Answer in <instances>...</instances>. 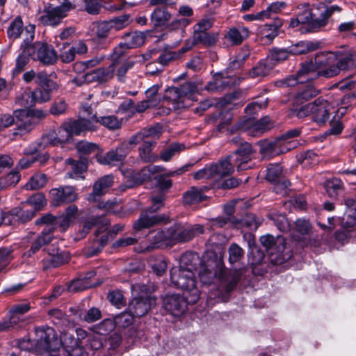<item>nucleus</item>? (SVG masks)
<instances>
[{
	"label": "nucleus",
	"mask_w": 356,
	"mask_h": 356,
	"mask_svg": "<svg viewBox=\"0 0 356 356\" xmlns=\"http://www.w3.org/2000/svg\"><path fill=\"white\" fill-rule=\"evenodd\" d=\"M245 269L226 270L223 261L216 256L201 264L199 277L204 285L216 286L209 294V300H225V296L233 291L237 286ZM212 304V302H209Z\"/></svg>",
	"instance_id": "nucleus-1"
},
{
	"label": "nucleus",
	"mask_w": 356,
	"mask_h": 356,
	"mask_svg": "<svg viewBox=\"0 0 356 356\" xmlns=\"http://www.w3.org/2000/svg\"><path fill=\"white\" fill-rule=\"evenodd\" d=\"M198 257L192 253L184 254L181 257L180 266L173 267L170 270L171 282L189 294V302L195 303L200 298V291L193 272L194 266L192 261H197Z\"/></svg>",
	"instance_id": "nucleus-2"
},
{
	"label": "nucleus",
	"mask_w": 356,
	"mask_h": 356,
	"mask_svg": "<svg viewBox=\"0 0 356 356\" xmlns=\"http://www.w3.org/2000/svg\"><path fill=\"white\" fill-rule=\"evenodd\" d=\"M314 60L318 68L325 67L318 71V74L326 78L355 67L354 55L351 53L322 51L315 56Z\"/></svg>",
	"instance_id": "nucleus-3"
},
{
	"label": "nucleus",
	"mask_w": 356,
	"mask_h": 356,
	"mask_svg": "<svg viewBox=\"0 0 356 356\" xmlns=\"http://www.w3.org/2000/svg\"><path fill=\"white\" fill-rule=\"evenodd\" d=\"M36 342L29 339H19L17 342V346L25 355L28 353H33L34 350L41 354L49 353L54 356L60 347V340L56 337L54 330L50 327H42L35 329Z\"/></svg>",
	"instance_id": "nucleus-4"
},
{
	"label": "nucleus",
	"mask_w": 356,
	"mask_h": 356,
	"mask_svg": "<svg viewBox=\"0 0 356 356\" xmlns=\"http://www.w3.org/2000/svg\"><path fill=\"white\" fill-rule=\"evenodd\" d=\"M328 101L323 97H318L311 103L301 106L300 108H291L293 115L298 118L311 116L312 120L318 124L325 123L329 118Z\"/></svg>",
	"instance_id": "nucleus-5"
},
{
	"label": "nucleus",
	"mask_w": 356,
	"mask_h": 356,
	"mask_svg": "<svg viewBox=\"0 0 356 356\" xmlns=\"http://www.w3.org/2000/svg\"><path fill=\"white\" fill-rule=\"evenodd\" d=\"M129 23V15H121L108 21L99 22L95 31L97 42L102 48H106L111 44V40H107L108 36L124 29Z\"/></svg>",
	"instance_id": "nucleus-6"
},
{
	"label": "nucleus",
	"mask_w": 356,
	"mask_h": 356,
	"mask_svg": "<svg viewBox=\"0 0 356 356\" xmlns=\"http://www.w3.org/2000/svg\"><path fill=\"white\" fill-rule=\"evenodd\" d=\"M146 286L143 284H136L132 286V291L134 297L130 301L128 310L135 317H141L146 315L151 307L156 303L155 298L145 292Z\"/></svg>",
	"instance_id": "nucleus-7"
},
{
	"label": "nucleus",
	"mask_w": 356,
	"mask_h": 356,
	"mask_svg": "<svg viewBox=\"0 0 356 356\" xmlns=\"http://www.w3.org/2000/svg\"><path fill=\"white\" fill-rule=\"evenodd\" d=\"M196 90L195 83L186 82L179 87L168 88L165 91L163 99L172 104L175 110L181 109L187 106V99H193V95Z\"/></svg>",
	"instance_id": "nucleus-8"
},
{
	"label": "nucleus",
	"mask_w": 356,
	"mask_h": 356,
	"mask_svg": "<svg viewBox=\"0 0 356 356\" xmlns=\"http://www.w3.org/2000/svg\"><path fill=\"white\" fill-rule=\"evenodd\" d=\"M74 8L75 5L67 0L58 6H45L43 10L39 13L38 21L43 25L57 26L62 19L67 16L68 12Z\"/></svg>",
	"instance_id": "nucleus-9"
},
{
	"label": "nucleus",
	"mask_w": 356,
	"mask_h": 356,
	"mask_svg": "<svg viewBox=\"0 0 356 356\" xmlns=\"http://www.w3.org/2000/svg\"><path fill=\"white\" fill-rule=\"evenodd\" d=\"M317 67L314 60L305 61L301 64L296 76H291L277 82V85L281 87H291L298 83H303L315 79L321 75L318 74Z\"/></svg>",
	"instance_id": "nucleus-10"
},
{
	"label": "nucleus",
	"mask_w": 356,
	"mask_h": 356,
	"mask_svg": "<svg viewBox=\"0 0 356 356\" xmlns=\"http://www.w3.org/2000/svg\"><path fill=\"white\" fill-rule=\"evenodd\" d=\"M25 52L29 54L34 60L39 61L44 65H53L58 59L54 48L42 42H35L33 44L29 43V45L26 46Z\"/></svg>",
	"instance_id": "nucleus-11"
},
{
	"label": "nucleus",
	"mask_w": 356,
	"mask_h": 356,
	"mask_svg": "<svg viewBox=\"0 0 356 356\" xmlns=\"http://www.w3.org/2000/svg\"><path fill=\"white\" fill-rule=\"evenodd\" d=\"M54 90L56 88L40 86L33 91H24L17 97L16 102L24 108H29L36 104L48 102L51 98V92Z\"/></svg>",
	"instance_id": "nucleus-12"
},
{
	"label": "nucleus",
	"mask_w": 356,
	"mask_h": 356,
	"mask_svg": "<svg viewBox=\"0 0 356 356\" xmlns=\"http://www.w3.org/2000/svg\"><path fill=\"white\" fill-rule=\"evenodd\" d=\"M232 142L238 145L233 155L230 156L231 160L236 165L238 170H245L250 168L248 162L251 160L253 149L250 143L243 142L240 137H234Z\"/></svg>",
	"instance_id": "nucleus-13"
},
{
	"label": "nucleus",
	"mask_w": 356,
	"mask_h": 356,
	"mask_svg": "<svg viewBox=\"0 0 356 356\" xmlns=\"http://www.w3.org/2000/svg\"><path fill=\"white\" fill-rule=\"evenodd\" d=\"M318 21L317 18H313L312 11L308 5L304 6L296 18L291 19L289 26L298 28L302 33L314 32L321 29V27H313Z\"/></svg>",
	"instance_id": "nucleus-14"
},
{
	"label": "nucleus",
	"mask_w": 356,
	"mask_h": 356,
	"mask_svg": "<svg viewBox=\"0 0 356 356\" xmlns=\"http://www.w3.org/2000/svg\"><path fill=\"white\" fill-rule=\"evenodd\" d=\"M189 294L184 296L179 294L168 295L163 299V307L170 314L174 316H181L186 309L188 304H192L189 302Z\"/></svg>",
	"instance_id": "nucleus-15"
},
{
	"label": "nucleus",
	"mask_w": 356,
	"mask_h": 356,
	"mask_svg": "<svg viewBox=\"0 0 356 356\" xmlns=\"http://www.w3.org/2000/svg\"><path fill=\"white\" fill-rule=\"evenodd\" d=\"M49 195L51 203L55 207L74 202L78 197L75 188L71 186L52 188Z\"/></svg>",
	"instance_id": "nucleus-16"
},
{
	"label": "nucleus",
	"mask_w": 356,
	"mask_h": 356,
	"mask_svg": "<svg viewBox=\"0 0 356 356\" xmlns=\"http://www.w3.org/2000/svg\"><path fill=\"white\" fill-rule=\"evenodd\" d=\"M72 136L67 122L57 129L50 130L43 136L42 140L44 145H58L70 140Z\"/></svg>",
	"instance_id": "nucleus-17"
},
{
	"label": "nucleus",
	"mask_w": 356,
	"mask_h": 356,
	"mask_svg": "<svg viewBox=\"0 0 356 356\" xmlns=\"http://www.w3.org/2000/svg\"><path fill=\"white\" fill-rule=\"evenodd\" d=\"M51 229H44L40 234L29 237L30 248L24 253V257L30 258L43 247L49 244L53 239Z\"/></svg>",
	"instance_id": "nucleus-18"
},
{
	"label": "nucleus",
	"mask_w": 356,
	"mask_h": 356,
	"mask_svg": "<svg viewBox=\"0 0 356 356\" xmlns=\"http://www.w3.org/2000/svg\"><path fill=\"white\" fill-rule=\"evenodd\" d=\"M125 147L126 144H120L115 149H112L106 154H97V160L101 164L115 165L121 163L127 155L128 153L124 149Z\"/></svg>",
	"instance_id": "nucleus-19"
},
{
	"label": "nucleus",
	"mask_w": 356,
	"mask_h": 356,
	"mask_svg": "<svg viewBox=\"0 0 356 356\" xmlns=\"http://www.w3.org/2000/svg\"><path fill=\"white\" fill-rule=\"evenodd\" d=\"M155 211L149 209L143 211L140 218L134 223L133 228L135 230V234L138 231L143 228H149L165 220V217L161 215H156Z\"/></svg>",
	"instance_id": "nucleus-20"
},
{
	"label": "nucleus",
	"mask_w": 356,
	"mask_h": 356,
	"mask_svg": "<svg viewBox=\"0 0 356 356\" xmlns=\"http://www.w3.org/2000/svg\"><path fill=\"white\" fill-rule=\"evenodd\" d=\"M170 243L185 242L191 239V230L188 224H175L168 229Z\"/></svg>",
	"instance_id": "nucleus-21"
},
{
	"label": "nucleus",
	"mask_w": 356,
	"mask_h": 356,
	"mask_svg": "<svg viewBox=\"0 0 356 356\" xmlns=\"http://www.w3.org/2000/svg\"><path fill=\"white\" fill-rule=\"evenodd\" d=\"M114 65H111L107 67H100L89 72L85 74L86 82H97L102 83L111 79L114 76Z\"/></svg>",
	"instance_id": "nucleus-22"
},
{
	"label": "nucleus",
	"mask_w": 356,
	"mask_h": 356,
	"mask_svg": "<svg viewBox=\"0 0 356 356\" xmlns=\"http://www.w3.org/2000/svg\"><path fill=\"white\" fill-rule=\"evenodd\" d=\"M163 170L164 168L161 165H149L140 171L131 172L129 177L133 184H140L143 181L150 180L156 173Z\"/></svg>",
	"instance_id": "nucleus-23"
},
{
	"label": "nucleus",
	"mask_w": 356,
	"mask_h": 356,
	"mask_svg": "<svg viewBox=\"0 0 356 356\" xmlns=\"http://www.w3.org/2000/svg\"><path fill=\"white\" fill-rule=\"evenodd\" d=\"M260 242L270 254H280L285 249L284 240L281 236L275 238L272 235L267 234L260 238Z\"/></svg>",
	"instance_id": "nucleus-24"
},
{
	"label": "nucleus",
	"mask_w": 356,
	"mask_h": 356,
	"mask_svg": "<svg viewBox=\"0 0 356 356\" xmlns=\"http://www.w3.org/2000/svg\"><path fill=\"white\" fill-rule=\"evenodd\" d=\"M168 229L165 232L161 229L152 231L148 234V238L151 241L150 245H146L144 248H134V250L138 252H143L155 248L161 243H165L166 244H168L170 242L168 241Z\"/></svg>",
	"instance_id": "nucleus-25"
},
{
	"label": "nucleus",
	"mask_w": 356,
	"mask_h": 356,
	"mask_svg": "<svg viewBox=\"0 0 356 356\" xmlns=\"http://www.w3.org/2000/svg\"><path fill=\"white\" fill-rule=\"evenodd\" d=\"M160 133L159 127H152L147 129H143L140 132L137 133L131 136L128 140L123 141L121 144H126V147L124 148L127 153L130 149L134 147L136 145L143 143L145 138L156 136Z\"/></svg>",
	"instance_id": "nucleus-26"
},
{
	"label": "nucleus",
	"mask_w": 356,
	"mask_h": 356,
	"mask_svg": "<svg viewBox=\"0 0 356 356\" xmlns=\"http://www.w3.org/2000/svg\"><path fill=\"white\" fill-rule=\"evenodd\" d=\"M34 31V26H29L26 29V32L28 33L29 36L24 40L23 43L21 45L23 48L22 53L19 54L16 59L15 69L17 72H21L29 62V56H31L27 52H25V51L26 49V46L29 45V43H31L33 39Z\"/></svg>",
	"instance_id": "nucleus-27"
},
{
	"label": "nucleus",
	"mask_w": 356,
	"mask_h": 356,
	"mask_svg": "<svg viewBox=\"0 0 356 356\" xmlns=\"http://www.w3.org/2000/svg\"><path fill=\"white\" fill-rule=\"evenodd\" d=\"M249 33L248 29L245 26L232 27L225 35V38L232 45H239L248 38Z\"/></svg>",
	"instance_id": "nucleus-28"
},
{
	"label": "nucleus",
	"mask_w": 356,
	"mask_h": 356,
	"mask_svg": "<svg viewBox=\"0 0 356 356\" xmlns=\"http://www.w3.org/2000/svg\"><path fill=\"white\" fill-rule=\"evenodd\" d=\"M68 127L70 129L72 135H81L88 131L95 129V125L89 120L79 118L77 120L67 122Z\"/></svg>",
	"instance_id": "nucleus-29"
},
{
	"label": "nucleus",
	"mask_w": 356,
	"mask_h": 356,
	"mask_svg": "<svg viewBox=\"0 0 356 356\" xmlns=\"http://www.w3.org/2000/svg\"><path fill=\"white\" fill-rule=\"evenodd\" d=\"M343 8L341 6L334 5L325 4L323 6V10L321 13L320 17H318V21L316 22L314 27L323 28L327 25L329 19L334 15L339 13L342 11Z\"/></svg>",
	"instance_id": "nucleus-30"
},
{
	"label": "nucleus",
	"mask_w": 356,
	"mask_h": 356,
	"mask_svg": "<svg viewBox=\"0 0 356 356\" xmlns=\"http://www.w3.org/2000/svg\"><path fill=\"white\" fill-rule=\"evenodd\" d=\"M187 170L188 166H183L177 170H170L166 173L156 176L154 179L156 180L158 187L161 190L170 188L172 186V183L169 177L180 175Z\"/></svg>",
	"instance_id": "nucleus-31"
},
{
	"label": "nucleus",
	"mask_w": 356,
	"mask_h": 356,
	"mask_svg": "<svg viewBox=\"0 0 356 356\" xmlns=\"http://www.w3.org/2000/svg\"><path fill=\"white\" fill-rule=\"evenodd\" d=\"M113 177L112 175H106L98 179L95 182L93 186V191L90 195L89 199L91 197L95 198L96 196H101L107 193L108 189L113 184Z\"/></svg>",
	"instance_id": "nucleus-32"
},
{
	"label": "nucleus",
	"mask_w": 356,
	"mask_h": 356,
	"mask_svg": "<svg viewBox=\"0 0 356 356\" xmlns=\"http://www.w3.org/2000/svg\"><path fill=\"white\" fill-rule=\"evenodd\" d=\"M156 142L149 138H145L140 146L139 156L140 159L145 162L155 161L157 159V156L152 152V149L154 147Z\"/></svg>",
	"instance_id": "nucleus-33"
},
{
	"label": "nucleus",
	"mask_w": 356,
	"mask_h": 356,
	"mask_svg": "<svg viewBox=\"0 0 356 356\" xmlns=\"http://www.w3.org/2000/svg\"><path fill=\"white\" fill-rule=\"evenodd\" d=\"M318 94L317 90L313 86H307L302 91L297 93L293 99V105L291 108H300L303 104L313 97H316Z\"/></svg>",
	"instance_id": "nucleus-34"
},
{
	"label": "nucleus",
	"mask_w": 356,
	"mask_h": 356,
	"mask_svg": "<svg viewBox=\"0 0 356 356\" xmlns=\"http://www.w3.org/2000/svg\"><path fill=\"white\" fill-rule=\"evenodd\" d=\"M318 44L311 41H301L288 47L290 54H305L308 52L316 50Z\"/></svg>",
	"instance_id": "nucleus-35"
},
{
	"label": "nucleus",
	"mask_w": 356,
	"mask_h": 356,
	"mask_svg": "<svg viewBox=\"0 0 356 356\" xmlns=\"http://www.w3.org/2000/svg\"><path fill=\"white\" fill-rule=\"evenodd\" d=\"M211 165L212 167H217L218 170H216V175H215L217 181H219L224 177L229 175L234 172V167L231 163V157L229 156Z\"/></svg>",
	"instance_id": "nucleus-36"
},
{
	"label": "nucleus",
	"mask_w": 356,
	"mask_h": 356,
	"mask_svg": "<svg viewBox=\"0 0 356 356\" xmlns=\"http://www.w3.org/2000/svg\"><path fill=\"white\" fill-rule=\"evenodd\" d=\"M273 68V66L266 58L259 61L257 65L252 69L250 72V76L252 78L261 79L267 76Z\"/></svg>",
	"instance_id": "nucleus-37"
},
{
	"label": "nucleus",
	"mask_w": 356,
	"mask_h": 356,
	"mask_svg": "<svg viewBox=\"0 0 356 356\" xmlns=\"http://www.w3.org/2000/svg\"><path fill=\"white\" fill-rule=\"evenodd\" d=\"M270 127V119L268 117L266 116L253 122L248 127L247 131L249 135L257 136L268 130Z\"/></svg>",
	"instance_id": "nucleus-38"
},
{
	"label": "nucleus",
	"mask_w": 356,
	"mask_h": 356,
	"mask_svg": "<svg viewBox=\"0 0 356 356\" xmlns=\"http://www.w3.org/2000/svg\"><path fill=\"white\" fill-rule=\"evenodd\" d=\"M65 163L72 166V171L67 173L68 177L75 179L83 178V173L87 168L85 163L83 161H76L70 158L66 159Z\"/></svg>",
	"instance_id": "nucleus-39"
},
{
	"label": "nucleus",
	"mask_w": 356,
	"mask_h": 356,
	"mask_svg": "<svg viewBox=\"0 0 356 356\" xmlns=\"http://www.w3.org/2000/svg\"><path fill=\"white\" fill-rule=\"evenodd\" d=\"M250 50L248 47H243L240 51L229 62L228 70H238L243 66L245 61L249 58Z\"/></svg>",
	"instance_id": "nucleus-40"
},
{
	"label": "nucleus",
	"mask_w": 356,
	"mask_h": 356,
	"mask_svg": "<svg viewBox=\"0 0 356 356\" xmlns=\"http://www.w3.org/2000/svg\"><path fill=\"white\" fill-rule=\"evenodd\" d=\"M219 34L217 32L208 33L203 32L200 33L193 34V38L194 42L197 44H202L205 46H212L216 44L218 40Z\"/></svg>",
	"instance_id": "nucleus-41"
},
{
	"label": "nucleus",
	"mask_w": 356,
	"mask_h": 356,
	"mask_svg": "<svg viewBox=\"0 0 356 356\" xmlns=\"http://www.w3.org/2000/svg\"><path fill=\"white\" fill-rule=\"evenodd\" d=\"M289 51L286 49H273L267 56L268 60L272 64L273 67L278 63L284 61L289 58Z\"/></svg>",
	"instance_id": "nucleus-42"
},
{
	"label": "nucleus",
	"mask_w": 356,
	"mask_h": 356,
	"mask_svg": "<svg viewBox=\"0 0 356 356\" xmlns=\"http://www.w3.org/2000/svg\"><path fill=\"white\" fill-rule=\"evenodd\" d=\"M259 152L264 158L270 159L280 154V150H277L274 140H262L259 143Z\"/></svg>",
	"instance_id": "nucleus-43"
},
{
	"label": "nucleus",
	"mask_w": 356,
	"mask_h": 356,
	"mask_svg": "<svg viewBox=\"0 0 356 356\" xmlns=\"http://www.w3.org/2000/svg\"><path fill=\"white\" fill-rule=\"evenodd\" d=\"M47 182V178L45 174L35 173L29 181L24 185L26 190H38L44 187Z\"/></svg>",
	"instance_id": "nucleus-44"
},
{
	"label": "nucleus",
	"mask_w": 356,
	"mask_h": 356,
	"mask_svg": "<svg viewBox=\"0 0 356 356\" xmlns=\"http://www.w3.org/2000/svg\"><path fill=\"white\" fill-rule=\"evenodd\" d=\"M203 189L204 190L206 188H197L192 187L189 191L185 193L184 195V202L188 204H193L202 202L205 198L202 193Z\"/></svg>",
	"instance_id": "nucleus-45"
},
{
	"label": "nucleus",
	"mask_w": 356,
	"mask_h": 356,
	"mask_svg": "<svg viewBox=\"0 0 356 356\" xmlns=\"http://www.w3.org/2000/svg\"><path fill=\"white\" fill-rule=\"evenodd\" d=\"M24 24L20 17L15 18L10 24L7 33L10 39L18 38L23 32Z\"/></svg>",
	"instance_id": "nucleus-46"
},
{
	"label": "nucleus",
	"mask_w": 356,
	"mask_h": 356,
	"mask_svg": "<svg viewBox=\"0 0 356 356\" xmlns=\"http://www.w3.org/2000/svg\"><path fill=\"white\" fill-rule=\"evenodd\" d=\"M93 273H90L88 277L73 280L67 286L69 292H79L86 290L91 286L87 279L93 276Z\"/></svg>",
	"instance_id": "nucleus-47"
},
{
	"label": "nucleus",
	"mask_w": 356,
	"mask_h": 356,
	"mask_svg": "<svg viewBox=\"0 0 356 356\" xmlns=\"http://www.w3.org/2000/svg\"><path fill=\"white\" fill-rule=\"evenodd\" d=\"M170 19V14L163 9H156L151 15L152 22L155 26H161L165 24Z\"/></svg>",
	"instance_id": "nucleus-48"
},
{
	"label": "nucleus",
	"mask_w": 356,
	"mask_h": 356,
	"mask_svg": "<svg viewBox=\"0 0 356 356\" xmlns=\"http://www.w3.org/2000/svg\"><path fill=\"white\" fill-rule=\"evenodd\" d=\"M346 214L347 216V219L346 222H343V231H337L335 233V238L336 239L341 242L342 243H345V241L350 237L349 234V228L354 227L356 225V220L355 222L353 225H350L352 223L353 216H348V209L346 211Z\"/></svg>",
	"instance_id": "nucleus-49"
},
{
	"label": "nucleus",
	"mask_w": 356,
	"mask_h": 356,
	"mask_svg": "<svg viewBox=\"0 0 356 356\" xmlns=\"http://www.w3.org/2000/svg\"><path fill=\"white\" fill-rule=\"evenodd\" d=\"M10 318L8 321L0 323V331H5L10 328L21 327L24 323L22 316L10 311Z\"/></svg>",
	"instance_id": "nucleus-50"
},
{
	"label": "nucleus",
	"mask_w": 356,
	"mask_h": 356,
	"mask_svg": "<svg viewBox=\"0 0 356 356\" xmlns=\"http://www.w3.org/2000/svg\"><path fill=\"white\" fill-rule=\"evenodd\" d=\"M233 83L231 81L225 79L220 74H218L216 76L213 81L208 83L206 88L211 92L219 91Z\"/></svg>",
	"instance_id": "nucleus-51"
},
{
	"label": "nucleus",
	"mask_w": 356,
	"mask_h": 356,
	"mask_svg": "<svg viewBox=\"0 0 356 356\" xmlns=\"http://www.w3.org/2000/svg\"><path fill=\"white\" fill-rule=\"evenodd\" d=\"M134 65V62L132 60H127L120 65H118V63H115L114 65V74H115L119 81H125L126 74Z\"/></svg>",
	"instance_id": "nucleus-52"
},
{
	"label": "nucleus",
	"mask_w": 356,
	"mask_h": 356,
	"mask_svg": "<svg viewBox=\"0 0 356 356\" xmlns=\"http://www.w3.org/2000/svg\"><path fill=\"white\" fill-rule=\"evenodd\" d=\"M95 122H99L105 127L111 130L118 129L121 127L122 122L115 115L102 116L99 118H95Z\"/></svg>",
	"instance_id": "nucleus-53"
},
{
	"label": "nucleus",
	"mask_w": 356,
	"mask_h": 356,
	"mask_svg": "<svg viewBox=\"0 0 356 356\" xmlns=\"http://www.w3.org/2000/svg\"><path fill=\"white\" fill-rule=\"evenodd\" d=\"M4 189L15 187L21 179L19 172L16 170H11L6 176L0 178Z\"/></svg>",
	"instance_id": "nucleus-54"
},
{
	"label": "nucleus",
	"mask_w": 356,
	"mask_h": 356,
	"mask_svg": "<svg viewBox=\"0 0 356 356\" xmlns=\"http://www.w3.org/2000/svg\"><path fill=\"white\" fill-rule=\"evenodd\" d=\"M217 167L206 166L205 168L197 171L194 173L193 177L196 180L199 179H211L218 181L216 177Z\"/></svg>",
	"instance_id": "nucleus-55"
},
{
	"label": "nucleus",
	"mask_w": 356,
	"mask_h": 356,
	"mask_svg": "<svg viewBox=\"0 0 356 356\" xmlns=\"http://www.w3.org/2000/svg\"><path fill=\"white\" fill-rule=\"evenodd\" d=\"M19 208H13L8 211H0V226L10 225L17 220V213L19 212Z\"/></svg>",
	"instance_id": "nucleus-56"
},
{
	"label": "nucleus",
	"mask_w": 356,
	"mask_h": 356,
	"mask_svg": "<svg viewBox=\"0 0 356 356\" xmlns=\"http://www.w3.org/2000/svg\"><path fill=\"white\" fill-rule=\"evenodd\" d=\"M124 38L126 40L124 42L127 44V47L130 49H133L143 44L145 40L143 35L137 32L128 33L124 35Z\"/></svg>",
	"instance_id": "nucleus-57"
},
{
	"label": "nucleus",
	"mask_w": 356,
	"mask_h": 356,
	"mask_svg": "<svg viewBox=\"0 0 356 356\" xmlns=\"http://www.w3.org/2000/svg\"><path fill=\"white\" fill-rule=\"evenodd\" d=\"M282 172V168L279 163L269 164L266 169V178L268 181L275 183Z\"/></svg>",
	"instance_id": "nucleus-58"
},
{
	"label": "nucleus",
	"mask_w": 356,
	"mask_h": 356,
	"mask_svg": "<svg viewBox=\"0 0 356 356\" xmlns=\"http://www.w3.org/2000/svg\"><path fill=\"white\" fill-rule=\"evenodd\" d=\"M75 53L72 46L65 42L63 44L61 48H60L59 58L62 62L69 63L73 61L75 58Z\"/></svg>",
	"instance_id": "nucleus-59"
},
{
	"label": "nucleus",
	"mask_w": 356,
	"mask_h": 356,
	"mask_svg": "<svg viewBox=\"0 0 356 356\" xmlns=\"http://www.w3.org/2000/svg\"><path fill=\"white\" fill-rule=\"evenodd\" d=\"M25 204L33 207V210L36 211L42 209L47 204V200L44 195L42 193H36L30 197L25 202Z\"/></svg>",
	"instance_id": "nucleus-60"
},
{
	"label": "nucleus",
	"mask_w": 356,
	"mask_h": 356,
	"mask_svg": "<svg viewBox=\"0 0 356 356\" xmlns=\"http://www.w3.org/2000/svg\"><path fill=\"white\" fill-rule=\"evenodd\" d=\"M229 261L231 264L238 262L244 256L243 250L236 243H232L228 249Z\"/></svg>",
	"instance_id": "nucleus-61"
},
{
	"label": "nucleus",
	"mask_w": 356,
	"mask_h": 356,
	"mask_svg": "<svg viewBox=\"0 0 356 356\" xmlns=\"http://www.w3.org/2000/svg\"><path fill=\"white\" fill-rule=\"evenodd\" d=\"M214 19L212 17H205L201 19L196 24L194 25L193 34L207 32L211 28Z\"/></svg>",
	"instance_id": "nucleus-62"
},
{
	"label": "nucleus",
	"mask_w": 356,
	"mask_h": 356,
	"mask_svg": "<svg viewBox=\"0 0 356 356\" xmlns=\"http://www.w3.org/2000/svg\"><path fill=\"white\" fill-rule=\"evenodd\" d=\"M184 148V145L179 143H174L161 153L160 158L163 161H169L172 156Z\"/></svg>",
	"instance_id": "nucleus-63"
},
{
	"label": "nucleus",
	"mask_w": 356,
	"mask_h": 356,
	"mask_svg": "<svg viewBox=\"0 0 356 356\" xmlns=\"http://www.w3.org/2000/svg\"><path fill=\"white\" fill-rule=\"evenodd\" d=\"M134 317H135V316L132 315L129 311L122 312L115 317L114 323L119 327H126L131 325Z\"/></svg>",
	"instance_id": "nucleus-64"
}]
</instances>
